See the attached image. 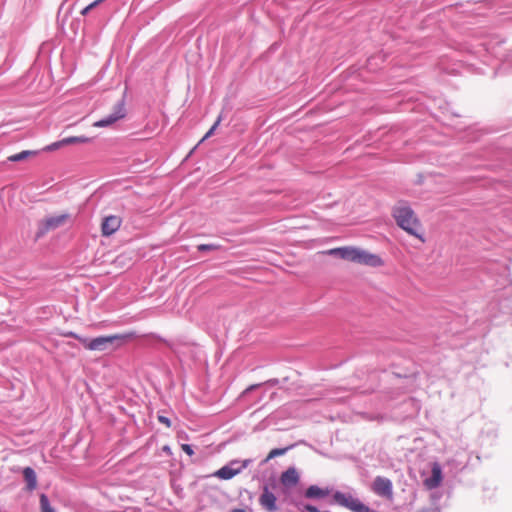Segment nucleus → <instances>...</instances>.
Returning a JSON list of instances; mask_svg holds the SVG:
<instances>
[{
  "label": "nucleus",
  "mask_w": 512,
  "mask_h": 512,
  "mask_svg": "<svg viewBox=\"0 0 512 512\" xmlns=\"http://www.w3.org/2000/svg\"><path fill=\"white\" fill-rule=\"evenodd\" d=\"M217 247L212 244H200L198 246V250L200 251H206V250H215Z\"/></svg>",
  "instance_id": "22"
},
{
  "label": "nucleus",
  "mask_w": 512,
  "mask_h": 512,
  "mask_svg": "<svg viewBox=\"0 0 512 512\" xmlns=\"http://www.w3.org/2000/svg\"><path fill=\"white\" fill-rule=\"evenodd\" d=\"M231 512H247L244 509H233Z\"/></svg>",
  "instance_id": "27"
},
{
  "label": "nucleus",
  "mask_w": 512,
  "mask_h": 512,
  "mask_svg": "<svg viewBox=\"0 0 512 512\" xmlns=\"http://www.w3.org/2000/svg\"><path fill=\"white\" fill-rule=\"evenodd\" d=\"M356 247L345 246L339 248H333L327 251V254L338 256L343 260L354 262L355 260Z\"/></svg>",
  "instance_id": "13"
},
{
  "label": "nucleus",
  "mask_w": 512,
  "mask_h": 512,
  "mask_svg": "<svg viewBox=\"0 0 512 512\" xmlns=\"http://www.w3.org/2000/svg\"><path fill=\"white\" fill-rule=\"evenodd\" d=\"M300 479L299 473L296 468L290 467L284 471L280 476V482L283 486L290 488L298 484Z\"/></svg>",
  "instance_id": "11"
},
{
  "label": "nucleus",
  "mask_w": 512,
  "mask_h": 512,
  "mask_svg": "<svg viewBox=\"0 0 512 512\" xmlns=\"http://www.w3.org/2000/svg\"><path fill=\"white\" fill-rule=\"evenodd\" d=\"M289 449V447H286V448H275V449H272L267 457L264 459L263 463H267L268 461H270L271 459L277 457V456H281V455H284L287 450Z\"/></svg>",
  "instance_id": "19"
},
{
  "label": "nucleus",
  "mask_w": 512,
  "mask_h": 512,
  "mask_svg": "<svg viewBox=\"0 0 512 512\" xmlns=\"http://www.w3.org/2000/svg\"><path fill=\"white\" fill-rule=\"evenodd\" d=\"M127 338H129V335L115 334L96 337L92 340H89L87 338L81 339V344L84 346L85 349L90 351H105L115 342L124 341Z\"/></svg>",
  "instance_id": "2"
},
{
  "label": "nucleus",
  "mask_w": 512,
  "mask_h": 512,
  "mask_svg": "<svg viewBox=\"0 0 512 512\" xmlns=\"http://www.w3.org/2000/svg\"><path fill=\"white\" fill-rule=\"evenodd\" d=\"M90 140L91 139L86 136H70V137L64 138V143H66V145L83 144V143L90 142Z\"/></svg>",
  "instance_id": "17"
},
{
  "label": "nucleus",
  "mask_w": 512,
  "mask_h": 512,
  "mask_svg": "<svg viewBox=\"0 0 512 512\" xmlns=\"http://www.w3.org/2000/svg\"><path fill=\"white\" fill-rule=\"evenodd\" d=\"M63 146H66V143H64V138L60 141L54 142L44 148L45 151H54L57 150Z\"/></svg>",
  "instance_id": "20"
},
{
  "label": "nucleus",
  "mask_w": 512,
  "mask_h": 512,
  "mask_svg": "<svg viewBox=\"0 0 512 512\" xmlns=\"http://www.w3.org/2000/svg\"><path fill=\"white\" fill-rule=\"evenodd\" d=\"M69 220V213L46 217L40 221L37 234L38 236H42L51 230L64 226Z\"/></svg>",
  "instance_id": "4"
},
{
  "label": "nucleus",
  "mask_w": 512,
  "mask_h": 512,
  "mask_svg": "<svg viewBox=\"0 0 512 512\" xmlns=\"http://www.w3.org/2000/svg\"><path fill=\"white\" fill-rule=\"evenodd\" d=\"M372 490L378 496L386 499H392L393 497V485L388 478L377 476L373 481Z\"/></svg>",
  "instance_id": "7"
},
{
  "label": "nucleus",
  "mask_w": 512,
  "mask_h": 512,
  "mask_svg": "<svg viewBox=\"0 0 512 512\" xmlns=\"http://www.w3.org/2000/svg\"><path fill=\"white\" fill-rule=\"evenodd\" d=\"M158 421L162 424H164L165 426L167 427H170L171 426V421L169 420V418L165 417V416H162V415H159L158 416Z\"/></svg>",
  "instance_id": "24"
},
{
  "label": "nucleus",
  "mask_w": 512,
  "mask_h": 512,
  "mask_svg": "<svg viewBox=\"0 0 512 512\" xmlns=\"http://www.w3.org/2000/svg\"><path fill=\"white\" fill-rule=\"evenodd\" d=\"M319 512H330V511H319Z\"/></svg>",
  "instance_id": "30"
},
{
  "label": "nucleus",
  "mask_w": 512,
  "mask_h": 512,
  "mask_svg": "<svg viewBox=\"0 0 512 512\" xmlns=\"http://www.w3.org/2000/svg\"><path fill=\"white\" fill-rule=\"evenodd\" d=\"M163 449H164V451H166V452L170 453V449H169V447H168V446H165Z\"/></svg>",
  "instance_id": "29"
},
{
  "label": "nucleus",
  "mask_w": 512,
  "mask_h": 512,
  "mask_svg": "<svg viewBox=\"0 0 512 512\" xmlns=\"http://www.w3.org/2000/svg\"><path fill=\"white\" fill-rule=\"evenodd\" d=\"M392 216L396 224L406 233L422 243L426 241L422 222L407 202H397L392 209Z\"/></svg>",
  "instance_id": "1"
},
{
  "label": "nucleus",
  "mask_w": 512,
  "mask_h": 512,
  "mask_svg": "<svg viewBox=\"0 0 512 512\" xmlns=\"http://www.w3.org/2000/svg\"><path fill=\"white\" fill-rule=\"evenodd\" d=\"M302 511H304V512H319V510L315 506L310 505V504L304 505L302 508Z\"/></svg>",
  "instance_id": "25"
},
{
  "label": "nucleus",
  "mask_w": 512,
  "mask_h": 512,
  "mask_svg": "<svg viewBox=\"0 0 512 512\" xmlns=\"http://www.w3.org/2000/svg\"><path fill=\"white\" fill-rule=\"evenodd\" d=\"M39 502L41 512H55V510L50 505L48 497L45 494L40 495Z\"/></svg>",
  "instance_id": "18"
},
{
  "label": "nucleus",
  "mask_w": 512,
  "mask_h": 512,
  "mask_svg": "<svg viewBox=\"0 0 512 512\" xmlns=\"http://www.w3.org/2000/svg\"><path fill=\"white\" fill-rule=\"evenodd\" d=\"M329 488H321L317 485L309 486L305 491V497L308 499H323L330 494Z\"/></svg>",
  "instance_id": "14"
},
{
  "label": "nucleus",
  "mask_w": 512,
  "mask_h": 512,
  "mask_svg": "<svg viewBox=\"0 0 512 512\" xmlns=\"http://www.w3.org/2000/svg\"><path fill=\"white\" fill-rule=\"evenodd\" d=\"M126 115L125 104L124 101L118 102L114 106V111L111 115L103 118L99 121L94 122L93 126L97 128L107 127L115 123L116 121L124 118Z\"/></svg>",
  "instance_id": "8"
},
{
  "label": "nucleus",
  "mask_w": 512,
  "mask_h": 512,
  "mask_svg": "<svg viewBox=\"0 0 512 512\" xmlns=\"http://www.w3.org/2000/svg\"><path fill=\"white\" fill-rule=\"evenodd\" d=\"M35 155H36L35 151L25 150V151H22L20 153H16V154L10 155L8 157V160L11 161V162H18V161L25 160V159H27L30 156H35Z\"/></svg>",
  "instance_id": "16"
},
{
  "label": "nucleus",
  "mask_w": 512,
  "mask_h": 512,
  "mask_svg": "<svg viewBox=\"0 0 512 512\" xmlns=\"http://www.w3.org/2000/svg\"><path fill=\"white\" fill-rule=\"evenodd\" d=\"M181 449L189 456H192L194 454V451L189 444H182Z\"/></svg>",
  "instance_id": "23"
},
{
  "label": "nucleus",
  "mask_w": 512,
  "mask_h": 512,
  "mask_svg": "<svg viewBox=\"0 0 512 512\" xmlns=\"http://www.w3.org/2000/svg\"><path fill=\"white\" fill-rule=\"evenodd\" d=\"M256 387H257V385H251L249 388H247V390H246V391H251V390H253V389H254V388H256Z\"/></svg>",
  "instance_id": "28"
},
{
  "label": "nucleus",
  "mask_w": 512,
  "mask_h": 512,
  "mask_svg": "<svg viewBox=\"0 0 512 512\" xmlns=\"http://www.w3.org/2000/svg\"><path fill=\"white\" fill-rule=\"evenodd\" d=\"M251 463L250 459H246L243 461L239 460H232L228 465L223 466L216 472H214L213 476L222 479V480H229L232 479L234 476L238 475L242 472L245 468L249 466Z\"/></svg>",
  "instance_id": "3"
},
{
  "label": "nucleus",
  "mask_w": 512,
  "mask_h": 512,
  "mask_svg": "<svg viewBox=\"0 0 512 512\" xmlns=\"http://www.w3.org/2000/svg\"><path fill=\"white\" fill-rule=\"evenodd\" d=\"M354 263L370 267H380L384 264L380 256L356 247Z\"/></svg>",
  "instance_id": "6"
},
{
  "label": "nucleus",
  "mask_w": 512,
  "mask_h": 512,
  "mask_svg": "<svg viewBox=\"0 0 512 512\" xmlns=\"http://www.w3.org/2000/svg\"><path fill=\"white\" fill-rule=\"evenodd\" d=\"M276 496L269 491L268 487L265 486L263 488V492L259 497V503L260 505L267 511L273 512L277 509L276 506Z\"/></svg>",
  "instance_id": "10"
},
{
  "label": "nucleus",
  "mask_w": 512,
  "mask_h": 512,
  "mask_svg": "<svg viewBox=\"0 0 512 512\" xmlns=\"http://www.w3.org/2000/svg\"><path fill=\"white\" fill-rule=\"evenodd\" d=\"M122 224V218L117 215H110L103 219L101 224V233L103 236H111L119 230Z\"/></svg>",
  "instance_id": "9"
},
{
  "label": "nucleus",
  "mask_w": 512,
  "mask_h": 512,
  "mask_svg": "<svg viewBox=\"0 0 512 512\" xmlns=\"http://www.w3.org/2000/svg\"><path fill=\"white\" fill-rule=\"evenodd\" d=\"M220 122H221V117L219 116L218 119L216 120V122L213 124V126L209 129V131L200 140L199 144L202 143L203 141H205L206 139H208L214 133L215 129L220 124Z\"/></svg>",
  "instance_id": "21"
},
{
  "label": "nucleus",
  "mask_w": 512,
  "mask_h": 512,
  "mask_svg": "<svg viewBox=\"0 0 512 512\" xmlns=\"http://www.w3.org/2000/svg\"><path fill=\"white\" fill-rule=\"evenodd\" d=\"M23 477L26 482V489L33 491L37 487V475L31 467H25L23 469Z\"/></svg>",
  "instance_id": "15"
},
{
  "label": "nucleus",
  "mask_w": 512,
  "mask_h": 512,
  "mask_svg": "<svg viewBox=\"0 0 512 512\" xmlns=\"http://www.w3.org/2000/svg\"><path fill=\"white\" fill-rule=\"evenodd\" d=\"M334 501L343 506L348 508L349 510L353 512H369V508L361 503L358 499L354 498L350 494H345L342 492H335L333 495Z\"/></svg>",
  "instance_id": "5"
},
{
  "label": "nucleus",
  "mask_w": 512,
  "mask_h": 512,
  "mask_svg": "<svg viewBox=\"0 0 512 512\" xmlns=\"http://www.w3.org/2000/svg\"><path fill=\"white\" fill-rule=\"evenodd\" d=\"M65 337H72V338H75L77 339L80 343H81V339H85L84 337H81L80 335H77L76 333L74 332H67L64 334Z\"/></svg>",
  "instance_id": "26"
},
{
  "label": "nucleus",
  "mask_w": 512,
  "mask_h": 512,
  "mask_svg": "<svg viewBox=\"0 0 512 512\" xmlns=\"http://www.w3.org/2000/svg\"><path fill=\"white\" fill-rule=\"evenodd\" d=\"M442 481V469L439 463L432 464L431 477L425 480V486L429 489L437 488Z\"/></svg>",
  "instance_id": "12"
}]
</instances>
